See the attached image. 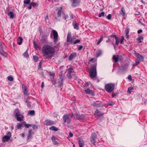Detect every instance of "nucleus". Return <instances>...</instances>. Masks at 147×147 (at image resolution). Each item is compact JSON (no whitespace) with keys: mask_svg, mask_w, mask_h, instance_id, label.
Instances as JSON below:
<instances>
[{"mask_svg":"<svg viewBox=\"0 0 147 147\" xmlns=\"http://www.w3.org/2000/svg\"><path fill=\"white\" fill-rule=\"evenodd\" d=\"M42 52L45 59H50L53 57L55 51L53 47L49 45H45L42 47Z\"/></svg>","mask_w":147,"mask_h":147,"instance_id":"nucleus-1","label":"nucleus"},{"mask_svg":"<svg viewBox=\"0 0 147 147\" xmlns=\"http://www.w3.org/2000/svg\"><path fill=\"white\" fill-rule=\"evenodd\" d=\"M20 135L22 136V138H24V137L25 134H24V133L22 134H20Z\"/></svg>","mask_w":147,"mask_h":147,"instance_id":"nucleus-56","label":"nucleus"},{"mask_svg":"<svg viewBox=\"0 0 147 147\" xmlns=\"http://www.w3.org/2000/svg\"><path fill=\"white\" fill-rule=\"evenodd\" d=\"M115 84L113 83H109L105 85V89L106 91L108 92H111L115 88Z\"/></svg>","mask_w":147,"mask_h":147,"instance_id":"nucleus-4","label":"nucleus"},{"mask_svg":"<svg viewBox=\"0 0 147 147\" xmlns=\"http://www.w3.org/2000/svg\"><path fill=\"white\" fill-rule=\"evenodd\" d=\"M26 102L27 103V105L28 107H29L30 106V103H29L28 101L27 100H26Z\"/></svg>","mask_w":147,"mask_h":147,"instance_id":"nucleus-50","label":"nucleus"},{"mask_svg":"<svg viewBox=\"0 0 147 147\" xmlns=\"http://www.w3.org/2000/svg\"><path fill=\"white\" fill-rule=\"evenodd\" d=\"M139 64V62H136L135 63L134 65H133V66H134V65H137L138 64Z\"/></svg>","mask_w":147,"mask_h":147,"instance_id":"nucleus-55","label":"nucleus"},{"mask_svg":"<svg viewBox=\"0 0 147 147\" xmlns=\"http://www.w3.org/2000/svg\"><path fill=\"white\" fill-rule=\"evenodd\" d=\"M75 116L76 118L78 119H80L81 118L80 117L81 116L80 115H78L77 114L75 115Z\"/></svg>","mask_w":147,"mask_h":147,"instance_id":"nucleus-38","label":"nucleus"},{"mask_svg":"<svg viewBox=\"0 0 147 147\" xmlns=\"http://www.w3.org/2000/svg\"><path fill=\"white\" fill-rule=\"evenodd\" d=\"M79 144L80 147H84V140L82 139H79Z\"/></svg>","mask_w":147,"mask_h":147,"instance_id":"nucleus-16","label":"nucleus"},{"mask_svg":"<svg viewBox=\"0 0 147 147\" xmlns=\"http://www.w3.org/2000/svg\"><path fill=\"white\" fill-rule=\"evenodd\" d=\"M28 114L30 115H34L35 114V112L34 111V110H32L28 112Z\"/></svg>","mask_w":147,"mask_h":147,"instance_id":"nucleus-32","label":"nucleus"},{"mask_svg":"<svg viewBox=\"0 0 147 147\" xmlns=\"http://www.w3.org/2000/svg\"><path fill=\"white\" fill-rule=\"evenodd\" d=\"M76 54L75 53H74L71 54L69 57V60H71L73 58L76 57Z\"/></svg>","mask_w":147,"mask_h":147,"instance_id":"nucleus-22","label":"nucleus"},{"mask_svg":"<svg viewBox=\"0 0 147 147\" xmlns=\"http://www.w3.org/2000/svg\"><path fill=\"white\" fill-rule=\"evenodd\" d=\"M80 42V40L77 39L75 41H74L73 43L74 44H76L77 43Z\"/></svg>","mask_w":147,"mask_h":147,"instance_id":"nucleus-40","label":"nucleus"},{"mask_svg":"<svg viewBox=\"0 0 147 147\" xmlns=\"http://www.w3.org/2000/svg\"><path fill=\"white\" fill-rule=\"evenodd\" d=\"M49 129L51 130L54 131H57L58 129V128L54 126H52L50 128H49Z\"/></svg>","mask_w":147,"mask_h":147,"instance_id":"nucleus-25","label":"nucleus"},{"mask_svg":"<svg viewBox=\"0 0 147 147\" xmlns=\"http://www.w3.org/2000/svg\"><path fill=\"white\" fill-rule=\"evenodd\" d=\"M105 12H102L99 14L98 15V17H101L102 16L104 17L105 16Z\"/></svg>","mask_w":147,"mask_h":147,"instance_id":"nucleus-34","label":"nucleus"},{"mask_svg":"<svg viewBox=\"0 0 147 147\" xmlns=\"http://www.w3.org/2000/svg\"><path fill=\"white\" fill-rule=\"evenodd\" d=\"M31 130H30L29 131V134H28V135H29V136H30L31 135Z\"/></svg>","mask_w":147,"mask_h":147,"instance_id":"nucleus-62","label":"nucleus"},{"mask_svg":"<svg viewBox=\"0 0 147 147\" xmlns=\"http://www.w3.org/2000/svg\"><path fill=\"white\" fill-rule=\"evenodd\" d=\"M49 75L50 76L53 77L55 76V73L53 72H49Z\"/></svg>","mask_w":147,"mask_h":147,"instance_id":"nucleus-52","label":"nucleus"},{"mask_svg":"<svg viewBox=\"0 0 147 147\" xmlns=\"http://www.w3.org/2000/svg\"><path fill=\"white\" fill-rule=\"evenodd\" d=\"M97 138L96 135L94 133L92 134L90 138V142L93 144L95 142V140Z\"/></svg>","mask_w":147,"mask_h":147,"instance_id":"nucleus-9","label":"nucleus"},{"mask_svg":"<svg viewBox=\"0 0 147 147\" xmlns=\"http://www.w3.org/2000/svg\"><path fill=\"white\" fill-rule=\"evenodd\" d=\"M133 89V88L132 87H129L128 89L127 92L129 94H131V91Z\"/></svg>","mask_w":147,"mask_h":147,"instance_id":"nucleus-29","label":"nucleus"},{"mask_svg":"<svg viewBox=\"0 0 147 147\" xmlns=\"http://www.w3.org/2000/svg\"><path fill=\"white\" fill-rule=\"evenodd\" d=\"M28 91L27 90V88L26 86H25L24 89V93L25 95H27Z\"/></svg>","mask_w":147,"mask_h":147,"instance_id":"nucleus-35","label":"nucleus"},{"mask_svg":"<svg viewBox=\"0 0 147 147\" xmlns=\"http://www.w3.org/2000/svg\"><path fill=\"white\" fill-rule=\"evenodd\" d=\"M23 56L26 58H28V52L26 51L23 54Z\"/></svg>","mask_w":147,"mask_h":147,"instance_id":"nucleus-31","label":"nucleus"},{"mask_svg":"<svg viewBox=\"0 0 147 147\" xmlns=\"http://www.w3.org/2000/svg\"><path fill=\"white\" fill-rule=\"evenodd\" d=\"M96 63H94V65L92 66L90 69V77L92 78H93L95 77L96 76Z\"/></svg>","mask_w":147,"mask_h":147,"instance_id":"nucleus-2","label":"nucleus"},{"mask_svg":"<svg viewBox=\"0 0 147 147\" xmlns=\"http://www.w3.org/2000/svg\"><path fill=\"white\" fill-rule=\"evenodd\" d=\"M93 105H94V106H96V107H97L98 106V105L96 103H93Z\"/></svg>","mask_w":147,"mask_h":147,"instance_id":"nucleus-58","label":"nucleus"},{"mask_svg":"<svg viewBox=\"0 0 147 147\" xmlns=\"http://www.w3.org/2000/svg\"><path fill=\"white\" fill-rule=\"evenodd\" d=\"M7 79L9 80L10 81H12L13 80V77L11 76H9L7 77Z\"/></svg>","mask_w":147,"mask_h":147,"instance_id":"nucleus-37","label":"nucleus"},{"mask_svg":"<svg viewBox=\"0 0 147 147\" xmlns=\"http://www.w3.org/2000/svg\"><path fill=\"white\" fill-rule=\"evenodd\" d=\"M124 40V37L122 36H121V40L120 43L122 44L123 43V42Z\"/></svg>","mask_w":147,"mask_h":147,"instance_id":"nucleus-47","label":"nucleus"},{"mask_svg":"<svg viewBox=\"0 0 147 147\" xmlns=\"http://www.w3.org/2000/svg\"><path fill=\"white\" fill-rule=\"evenodd\" d=\"M22 126V125L19 124L17 126V127L18 129H20Z\"/></svg>","mask_w":147,"mask_h":147,"instance_id":"nucleus-42","label":"nucleus"},{"mask_svg":"<svg viewBox=\"0 0 147 147\" xmlns=\"http://www.w3.org/2000/svg\"><path fill=\"white\" fill-rule=\"evenodd\" d=\"M3 45L4 44L0 42V53L3 55L6 56V53L5 52L3 49Z\"/></svg>","mask_w":147,"mask_h":147,"instance_id":"nucleus-10","label":"nucleus"},{"mask_svg":"<svg viewBox=\"0 0 147 147\" xmlns=\"http://www.w3.org/2000/svg\"><path fill=\"white\" fill-rule=\"evenodd\" d=\"M121 14L124 17V18H125L124 17L125 15V11L124 8L122 7L121 9Z\"/></svg>","mask_w":147,"mask_h":147,"instance_id":"nucleus-21","label":"nucleus"},{"mask_svg":"<svg viewBox=\"0 0 147 147\" xmlns=\"http://www.w3.org/2000/svg\"><path fill=\"white\" fill-rule=\"evenodd\" d=\"M24 3L26 4H28L30 2V0H24Z\"/></svg>","mask_w":147,"mask_h":147,"instance_id":"nucleus-39","label":"nucleus"},{"mask_svg":"<svg viewBox=\"0 0 147 147\" xmlns=\"http://www.w3.org/2000/svg\"><path fill=\"white\" fill-rule=\"evenodd\" d=\"M77 48L79 50H80L83 48V47L82 45H79L78 46Z\"/></svg>","mask_w":147,"mask_h":147,"instance_id":"nucleus-44","label":"nucleus"},{"mask_svg":"<svg viewBox=\"0 0 147 147\" xmlns=\"http://www.w3.org/2000/svg\"><path fill=\"white\" fill-rule=\"evenodd\" d=\"M117 95V94H116V93L113 94L112 95V96L113 97H114L115 96H116Z\"/></svg>","mask_w":147,"mask_h":147,"instance_id":"nucleus-57","label":"nucleus"},{"mask_svg":"<svg viewBox=\"0 0 147 147\" xmlns=\"http://www.w3.org/2000/svg\"><path fill=\"white\" fill-rule=\"evenodd\" d=\"M30 5L32 6H33L34 7H35L36 5V3H31Z\"/></svg>","mask_w":147,"mask_h":147,"instance_id":"nucleus-51","label":"nucleus"},{"mask_svg":"<svg viewBox=\"0 0 147 147\" xmlns=\"http://www.w3.org/2000/svg\"><path fill=\"white\" fill-rule=\"evenodd\" d=\"M135 54L137 59L139 61H143L144 57L142 55L136 52H135Z\"/></svg>","mask_w":147,"mask_h":147,"instance_id":"nucleus-12","label":"nucleus"},{"mask_svg":"<svg viewBox=\"0 0 147 147\" xmlns=\"http://www.w3.org/2000/svg\"><path fill=\"white\" fill-rule=\"evenodd\" d=\"M68 17V16L67 15H66V16H65V17H64L63 19L65 20Z\"/></svg>","mask_w":147,"mask_h":147,"instance_id":"nucleus-60","label":"nucleus"},{"mask_svg":"<svg viewBox=\"0 0 147 147\" xmlns=\"http://www.w3.org/2000/svg\"><path fill=\"white\" fill-rule=\"evenodd\" d=\"M48 14L47 15L46 17H45V19L46 20H47V19H48Z\"/></svg>","mask_w":147,"mask_h":147,"instance_id":"nucleus-63","label":"nucleus"},{"mask_svg":"<svg viewBox=\"0 0 147 147\" xmlns=\"http://www.w3.org/2000/svg\"><path fill=\"white\" fill-rule=\"evenodd\" d=\"M129 29L128 28H126L125 29V31L126 33V34H128L129 32Z\"/></svg>","mask_w":147,"mask_h":147,"instance_id":"nucleus-45","label":"nucleus"},{"mask_svg":"<svg viewBox=\"0 0 147 147\" xmlns=\"http://www.w3.org/2000/svg\"><path fill=\"white\" fill-rule=\"evenodd\" d=\"M45 125H51L54 124V122L51 120H47L44 122Z\"/></svg>","mask_w":147,"mask_h":147,"instance_id":"nucleus-11","label":"nucleus"},{"mask_svg":"<svg viewBox=\"0 0 147 147\" xmlns=\"http://www.w3.org/2000/svg\"><path fill=\"white\" fill-rule=\"evenodd\" d=\"M101 53L102 52L100 50H99L97 51L96 52V54L97 55V56L98 57L101 54Z\"/></svg>","mask_w":147,"mask_h":147,"instance_id":"nucleus-33","label":"nucleus"},{"mask_svg":"<svg viewBox=\"0 0 147 147\" xmlns=\"http://www.w3.org/2000/svg\"><path fill=\"white\" fill-rule=\"evenodd\" d=\"M103 39V36H101L100 38L98 40V42H97V44L98 45H99L102 41V39Z\"/></svg>","mask_w":147,"mask_h":147,"instance_id":"nucleus-36","label":"nucleus"},{"mask_svg":"<svg viewBox=\"0 0 147 147\" xmlns=\"http://www.w3.org/2000/svg\"><path fill=\"white\" fill-rule=\"evenodd\" d=\"M8 16L11 18H14V15L13 13L12 12H10L8 14Z\"/></svg>","mask_w":147,"mask_h":147,"instance_id":"nucleus-27","label":"nucleus"},{"mask_svg":"<svg viewBox=\"0 0 147 147\" xmlns=\"http://www.w3.org/2000/svg\"><path fill=\"white\" fill-rule=\"evenodd\" d=\"M4 38L6 41L9 40L11 38L9 34H5L4 36Z\"/></svg>","mask_w":147,"mask_h":147,"instance_id":"nucleus-20","label":"nucleus"},{"mask_svg":"<svg viewBox=\"0 0 147 147\" xmlns=\"http://www.w3.org/2000/svg\"><path fill=\"white\" fill-rule=\"evenodd\" d=\"M136 40L138 43H141L143 41V38L142 36H140L137 38Z\"/></svg>","mask_w":147,"mask_h":147,"instance_id":"nucleus-23","label":"nucleus"},{"mask_svg":"<svg viewBox=\"0 0 147 147\" xmlns=\"http://www.w3.org/2000/svg\"><path fill=\"white\" fill-rule=\"evenodd\" d=\"M73 136V134L71 132H70L69 133V135L68 137H72Z\"/></svg>","mask_w":147,"mask_h":147,"instance_id":"nucleus-53","label":"nucleus"},{"mask_svg":"<svg viewBox=\"0 0 147 147\" xmlns=\"http://www.w3.org/2000/svg\"><path fill=\"white\" fill-rule=\"evenodd\" d=\"M119 56L118 55H114L113 56V58L115 62H117L118 61L119 59Z\"/></svg>","mask_w":147,"mask_h":147,"instance_id":"nucleus-18","label":"nucleus"},{"mask_svg":"<svg viewBox=\"0 0 147 147\" xmlns=\"http://www.w3.org/2000/svg\"><path fill=\"white\" fill-rule=\"evenodd\" d=\"M62 9V7H61L60 9H58L57 13V17L58 18L60 17L61 16V14Z\"/></svg>","mask_w":147,"mask_h":147,"instance_id":"nucleus-17","label":"nucleus"},{"mask_svg":"<svg viewBox=\"0 0 147 147\" xmlns=\"http://www.w3.org/2000/svg\"><path fill=\"white\" fill-rule=\"evenodd\" d=\"M14 112L17 120L20 121H22L24 118V116L21 114V112L19 110L18 108H17L15 109Z\"/></svg>","mask_w":147,"mask_h":147,"instance_id":"nucleus-3","label":"nucleus"},{"mask_svg":"<svg viewBox=\"0 0 147 147\" xmlns=\"http://www.w3.org/2000/svg\"><path fill=\"white\" fill-rule=\"evenodd\" d=\"M48 36V35H44L42 37L41 39V41L42 43L44 44L46 43L47 42V38Z\"/></svg>","mask_w":147,"mask_h":147,"instance_id":"nucleus-14","label":"nucleus"},{"mask_svg":"<svg viewBox=\"0 0 147 147\" xmlns=\"http://www.w3.org/2000/svg\"><path fill=\"white\" fill-rule=\"evenodd\" d=\"M32 126H31L34 129H36L37 128V126L35 125H32Z\"/></svg>","mask_w":147,"mask_h":147,"instance_id":"nucleus-49","label":"nucleus"},{"mask_svg":"<svg viewBox=\"0 0 147 147\" xmlns=\"http://www.w3.org/2000/svg\"><path fill=\"white\" fill-rule=\"evenodd\" d=\"M73 27L74 29L78 30L79 28L78 24L75 22L73 24Z\"/></svg>","mask_w":147,"mask_h":147,"instance_id":"nucleus-24","label":"nucleus"},{"mask_svg":"<svg viewBox=\"0 0 147 147\" xmlns=\"http://www.w3.org/2000/svg\"><path fill=\"white\" fill-rule=\"evenodd\" d=\"M73 71V68L72 67L69 68L67 69V71H68V73H69V74L70 75L71 73Z\"/></svg>","mask_w":147,"mask_h":147,"instance_id":"nucleus-30","label":"nucleus"},{"mask_svg":"<svg viewBox=\"0 0 147 147\" xmlns=\"http://www.w3.org/2000/svg\"><path fill=\"white\" fill-rule=\"evenodd\" d=\"M142 30H141V29L139 30H138V34H140V33H141V32H142Z\"/></svg>","mask_w":147,"mask_h":147,"instance_id":"nucleus-54","label":"nucleus"},{"mask_svg":"<svg viewBox=\"0 0 147 147\" xmlns=\"http://www.w3.org/2000/svg\"><path fill=\"white\" fill-rule=\"evenodd\" d=\"M32 126V125L30 124H26L25 125V127L26 128H28L30 126Z\"/></svg>","mask_w":147,"mask_h":147,"instance_id":"nucleus-46","label":"nucleus"},{"mask_svg":"<svg viewBox=\"0 0 147 147\" xmlns=\"http://www.w3.org/2000/svg\"><path fill=\"white\" fill-rule=\"evenodd\" d=\"M128 79L129 80H131L132 79H131V76H128Z\"/></svg>","mask_w":147,"mask_h":147,"instance_id":"nucleus-59","label":"nucleus"},{"mask_svg":"<svg viewBox=\"0 0 147 147\" xmlns=\"http://www.w3.org/2000/svg\"><path fill=\"white\" fill-rule=\"evenodd\" d=\"M86 93L88 94L92 95L93 94L92 91L89 89H87L85 90Z\"/></svg>","mask_w":147,"mask_h":147,"instance_id":"nucleus-19","label":"nucleus"},{"mask_svg":"<svg viewBox=\"0 0 147 147\" xmlns=\"http://www.w3.org/2000/svg\"><path fill=\"white\" fill-rule=\"evenodd\" d=\"M112 38L113 39V42H114V40H115V44L117 45H118L119 42V40L118 39L117 37L115 35L113 36H111Z\"/></svg>","mask_w":147,"mask_h":147,"instance_id":"nucleus-13","label":"nucleus"},{"mask_svg":"<svg viewBox=\"0 0 147 147\" xmlns=\"http://www.w3.org/2000/svg\"><path fill=\"white\" fill-rule=\"evenodd\" d=\"M51 36H53V42L54 43H56L58 41V34L57 32L55 30H53L51 33Z\"/></svg>","mask_w":147,"mask_h":147,"instance_id":"nucleus-6","label":"nucleus"},{"mask_svg":"<svg viewBox=\"0 0 147 147\" xmlns=\"http://www.w3.org/2000/svg\"><path fill=\"white\" fill-rule=\"evenodd\" d=\"M75 39V37H71V34L70 32L68 33L67 37V42L69 43L70 44H72L73 42Z\"/></svg>","mask_w":147,"mask_h":147,"instance_id":"nucleus-7","label":"nucleus"},{"mask_svg":"<svg viewBox=\"0 0 147 147\" xmlns=\"http://www.w3.org/2000/svg\"><path fill=\"white\" fill-rule=\"evenodd\" d=\"M18 44L19 45H21L22 42V41H23L22 38L21 37H19V38L18 40Z\"/></svg>","mask_w":147,"mask_h":147,"instance_id":"nucleus-28","label":"nucleus"},{"mask_svg":"<svg viewBox=\"0 0 147 147\" xmlns=\"http://www.w3.org/2000/svg\"><path fill=\"white\" fill-rule=\"evenodd\" d=\"M33 58H34V60L36 62H37L38 61V57L36 56H33Z\"/></svg>","mask_w":147,"mask_h":147,"instance_id":"nucleus-41","label":"nucleus"},{"mask_svg":"<svg viewBox=\"0 0 147 147\" xmlns=\"http://www.w3.org/2000/svg\"><path fill=\"white\" fill-rule=\"evenodd\" d=\"M73 114L72 113L71 114H65L63 117V120L64 122L65 123H69L71 122L72 117L73 116Z\"/></svg>","mask_w":147,"mask_h":147,"instance_id":"nucleus-5","label":"nucleus"},{"mask_svg":"<svg viewBox=\"0 0 147 147\" xmlns=\"http://www.w3.org/2000/svg\"><path fill=\"white\" fill-rule=\"evenodd\" d=\"M95 114L97 116H100L102 118L103 117V114L100 113L97 110L95 111Z\"/></svg>","mask_w":147,"mask_h":147,"instance_id":"nucleus-26","label":"nucleus"},{"mask_svg":"<svg viewBox=\"0 0 147 147\" xmlns=\"http://www.w3.org/2000/svg\"><path fill=\"white\" fill-rule=\"evenodd\" d=\"M32 8V6L30 4V6L28 7V9H30Z\"/></svg>","mask_w":147,"mask_h":147,"instance_id":"nucleus-64","label":"nucleus"},{"mask_svg":"<svg viewBox=\"0 0 147 147\" xmlns=\"http://www.w3.org/2000/svg\"><path fill=\"white\" fill-rule=\"evenodd\" d=\"M11 133L10 132L7 133V135H5L2 138V141L3 142H5L7 141L11 137Z\"/></svg>","mask_w":147,"mask_h":147,"instance_id":"nucleus-8","label":"nucleus"},{"mask_svg":"<svg viewBox=\"0 0 147 147\" xmlns=\"http://www.w3.org/2000/svg\"><path fill=\"white\" fill-rule=\"evenodd\" d=\"M33 45L34 48L36 49H37L38 48L37 44L35 42H34L33 43Z\"/></svg>","mask_w":147,"mask_h":147,"instance_id":"nucleus-48","label":"nucleus"},{"mask_svg":"<svg viewBox=\"0 0 147 147\" xmlns=\"http://www.w3.org/2000/svg\"><path fill=\"white\" fill-rule=\"evenodd\" d=\"M112 16L111 14H109L107 16V18L108 20H110L111 19Z\"/></svg>","mask_w":147,"mask_h":147,"instance_id":"nucleus-43","label":"nucleus"},{"mask_svg":"<svg viewBox=\"0 0 147 147\" xmlns=\"http://www.w3.org/2000/svg\"><path fill=\"white\" fill-rule=\"evenodd\" d=\"M80 0H72V5L73 6L75 7L78 5L80 2Z\"/></svg>","mask_w":147,"mask_h":147,"instance_id":"nucleus-15","label":"nucleus"},{"mask_svg":"<svg viewBox=\"0 0 147 147\" xmlns=\"http://www.w3.org/2000/svg\"><path fill=\"white\" fill-rule=\"evenodd\" d=\"M126 38L127 39H128L129 38V36L128 34H126Z\"/></svg>","mask_w":147,"mask_h":147,"instance_id":"nucleus-61","label":"nucleus"}]
</instances>
